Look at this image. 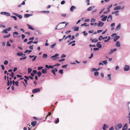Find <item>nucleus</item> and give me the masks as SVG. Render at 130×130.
<instances>
[{"mask_svg": "<svg viewBox=\"0 0 130 130\" xmlns=\"http://www.w3.org/2000/svg\"><path fill=\"white\" fill-rule=\"evenodd\" d=\"M37 122L36 121H32L31 123V125L34 127L35 126Z\"/></svg>", "mask_w": 130, "mask_h": 130, "instance_id": "obj_10", "label": "nucleus"}, {"mask_svg": "<svg viewBox=\"0 0 130 130\" xmlns=\"http://www.w3.org/2000/svg\"><path fill=\"white\" fill-rule=\"evenodd\" d=\"M95 21V20L94 19H92L91 20V23L94 22Z\"/></svg>", "mask_w": 130, "mask_h": 130, "instance_id": "obj_46", "label": "nucleus"}, {"mask_svg": "<svg viewBox=\"0 0 130 130\" xmlns=\"http://www.w3.org/2000/svg\"><path fill=\"white\" fill-rule=\"evenodd\" d=\"M31 15L32 14H25L24 15V17L25 18H27L31 16Z\"/></svg>", "mask_w": 130, "mask_h": 130, "instance_id": "obj_16", "label": "nucleus"}, {"mask_svg": "<svg viewBox=\"0 0 130 130\" xmlns=\"http://www.w3.org/2000/svg\"><path fill=\"white\" fill-rule=\"evenodd\" d=\"M107 18V16H105L101 19V20L103 21H105L106 20Z\"/></svg>", "mask_w": 130, "mask_h": 130, "instance_id": "obj_26", "label": "nucleus"}, {"mask_svg": "<svg viewBox=\"0 0 130 130\" xmlns=\"http://www.w3.org/2000/svg\"><path fill=\"white\" fill-rule=\"evenodd\" d=\"M109 130H114V128L113 127H111Z\"/></svg>", "mask_w": 130, "mask_h": 130, "instance_id": "obj_64", "label": "nucleus"}, {"mask_svg": "<svg viewBox=\"0 0 130 130\" xmlns=\"http://www.w3.org/2000/svg\"><path fill=\"white\" fill-rule=\"evenodd\" d=\"M58 71V69L57 68H55L54 69H52L51 70L52 72L53 73V74L55 75V72H57Z\"/></svg>", "mask_w": 130, "mask_h": 130, "instance_id": "obj_6", "label": "nucleus"}, {"mask_svg": "<svg viewBox=\"0 0 130 130\" xmlns=\"http://www.w3.org/2000/svg\"><path fill=\"white\" fill-rule=\"evenodd\" d=\"M32 69L31 68H28V74L30 73L32 71Z\"/></svg>", "mask_w": 130, "mask_h": 130, "instance_id": "obj_27", "label": "nucleus"}, {"mask_svg": "<svg viewBox=\"0 0 130 130\" xmlns=\"http://www.w3.org/2000/svg\"><path fill=\"white\" fill-rule=\"evenodd\" d=\"M110 11V10L109 9V10H108V11H105L104 12V14H106L108 13L109 11Z\"/></svg>", "mask_w": 130, "mask_h": 130, "instance_id": "obj_51", "label": "nucleus"}, {"mask_svg": "<svg viewBox=\"0 0 130 130\" xmlns=\"http://www.w3.org/2000/svg\"><path fill=\"white\" fill-rule=\"evenodd\" d=\"M97 23H91L90 24V25H94L95 26H96V25Z\"/></svg>", "mask_w": 130, "mask_h": 130, "instance_id": "obj_49", "label": "nucleus"}, {"mask_svg": "<svg viewBox=\"0 0 130 130\" xmlns=\"http://www.w3.org/2000/svg\"><path fill=\"white\" fill-rule=\"evenodd\" d=\"M103 38V36H101L98 39L99 40H101Z\"/></svg>", "mask_w": 130, "mask_h": 130, "instance_id": "obj_45", "label": "nucleus"}, {"mask_svg": "<svg viewBox=\"0 0 130 130\" xmlns=\"http://www.w3.org/2000/svg\"><path fill=\"white\" fill-rule=\"evenodd\" d=\"M1 67L3 70H4L5 69V68L4 65H1Z\"/></svg>", "mask_w": 130, "mask_h": 130, "instance_id": "obj_58", "label": "nucleus"}, {"mask_svg": "<svg viewBox=\"0 0 130 130\" xmlns=\"http://www.w3.org/2000/svg\"><path fill=\"white\" fill-rule=\"evenodd\" d=\"M59 121V118H57L54 121V123L55 124H57L58 123Z\"/></svg>", "mask_w": 130, "mask_h": 130, "instance_id": "obj_25", "label": "nucleus"}, {"mask_svg": "<svg viewBox=\"0 0 130 130\" xmlns=\"http://www.w3.org/2000/svg\"><path fill=\"white\" fill-rule=\"evenodd\" d=\"M65 60V59L64 58L63 59H61L60 60H59V62H61Z\"/></svg>", "mask_w": 130, "mask_h": 130, "instance_id": "obj_54", "label": "nucleus"}, {"mask_svg": "<svg viewBox=\"0 0 130 130\" xmlns=\"http://www.w3.org/2000/svg\"><path fill=\"white\" fill-rule=\"evenodd\" d=\"M122 127V124L121 123L118 124L115 127V129L116 130H118L121 128Z\"/></svg>", "mask_w": 130, "mask_h": 130, "instance_id": "obj_1", "label": "nucleus"}, {"mask_svg": "<svg viewBox=\"0 0 130 130\" xmlns=\"http://www.w3.org/2000/svg\"><path fill=\"white\" fill-rule=\"evenodd\" d=\"M3 33H5V34H7L8 33V31L7 29H6L4 30L2 32Z\"/></svg>", "mask_w": 130, "mask_h": 130, "instance_id": "obj_39", "label": "nucleus"}, {"mask_svg": "<svg viewBox=\"0 0 130 130\" xmlns=\"http://www.w3.org/2000/svg\"><path fill=\"white\" fill-rule=\"evenodd\" d=\"M95 7V6H92L90 7L89 8H88L87 9V10L88 11H90L92 10V9H93Z\"/></svg>", "mask_w": 130, "mask_h": 130, "instance_id": "obj_11", "label": "nucleus"}, {"mask_svg": "<svg viewBox=\"0 0 130 130\" xmlns=\"http://www.w3.org/2000/svg\"><path fill=\"white\" fill-rule=\"evenodd\" d=\"M8 63V61H5L4 63V64L5 65H7Z\"/></svg>", "mask_w": 130, "mask_h": 130, "instance_id": "obj_50", "label": "nucleus"}, {"mask_svg": "<svg viewBox=\"0 0 130 130\" xmlns=\"http://www.w3.org/2000/svg\"><path fill=\"white\" fill-rule=\"evenodd\" d=\"M107 76L108 77L109 79L110 80H111V74H108L107 75Z\"/></svg>", "mask_w": 130, "mask_h": 130, "instance_id": "obj_40", "label": "nucleus"}, {"mask_svg": "<svg viewBox=\"0 0 130 130\" xmlns=\"http://www.w3.org/2000/svg\"><path fill=\"white\" fill-rule=\"evenodd\" d=\"M31 52V50H26L24 52L25 53H28V54L30 53Z\"/></svg>", "mask_w": 130, "mask_h": 130, "instance_id": "obj_28", "label": "nucleus"}, {"mask_svg": "<svg viewBox=\"0 0 130 130\" xmlns=\"http://www.w3.org/2000/svg\"><path fill=\"white\" fill-rule=\"evenodd\" d=\"M9 76H11V77H13L14 76V73L12 72L11 73V74H10L9 75Z\"/></svg>", "mask_w": 130, "mask_h": 130, "instance_id": "obj_37", "label": "nucleus"}, {"mask_svg": "<svg viewBox=\"0 0 130 130\" xmlns=\"http://www.w3.org/2000/svg\"><path fill=\"white\" fill-rule=\"evenodd\" d=\"M67 14H61V15L64 17H66V16Z\"/></svg>", "mask_w": 130, "mask_h": 130, "instance_id": "obj_55", "label": "nucleus"}, {"mask_svg": "<svg viewBox=\"0 0 130 130\" xmlns=\"http://www.w3.org/2000/svg\"><path fill=\"white\" fill-rule=\"evenodd\" d=\"M108 128V126L106 124H104L103 127V129L104 130H106V129Z\"/></svg>", "mask_w": 130, "mask_h": 130, "instance_id": "obj_12", "label": "nucleus"}, {"mask_svg": "<svg viewBox=\"0 0 130 130\" xmlns=\"http://www.w3.org/2000/svg\"><path fill=\"white\" fill-rule=\"evenodd\" d=\"M87 3V5H88L90 4L89 3L90 0H86Z\"/></svg>", "mask_w": 130, "mask_h": 130, "instance_id": "obj_53", "label": "nucleus"}, {"mask_svg": "<svg viewBox=\"0 0 130 130\" xmlns=\"http://www.w3.org/2000/svg\"><path fill=\"white\" fill-rule=\"evenodd\" d=\"M102 62L104 63V64L106 65L107 64V60H105L102 61Z\"/></svg>", "mask_w": 130, "mask_h": 130, "instance_id": "obj_44", "label": "nucleus"}, {"mask_svg": "<svg viewBox=\"0 0 130 130\" xmlns=\"http://www.w3.org/2000/svg\"><path fill=\"white\" fill-rule=\"evenodd\" d=\"M7 46H11V44L9 42V41L7 42Z\"/></svg>", "mask_w": 130, "mask_h": 130, "instance_id": "obj_41", "label": "nucleus"}, {"mask_svg": "<svg viewBox=\"0 0 130 130\" xmlns=\"http://www.w3.org/2000/svg\"><path fill=\"white\" fill-rule=\"evenodd\" d=\"M41 12L43 13H48L50 12L49 11H42Z\"/></svg>", "mask_w": 130, "mask_h": 130, "instance_id": "obj_32", "label": "nucleus"}, {"mask_svg": "<svg viewBox=\"0 0 130 130\" xmlns=\"http://www.w3.org/2000/svg\"><path fill=\"white\" fill-rule=\"evenodd\" d=\"M116 45L117 47H120V42L118 41H117L116 42Z\"/></svg>", "mask_w": 130, "mask_h": 130, "instance_id": "obj_23", "label": "nucleus"}, {"mask_svg": "<svg viewBox=\"0 0 130 130\" xmlns=\"http://www.w3.org/2000/svg\"><path fill=\"white\" fill-rule=\"evenodd\" d=\"M58 54H56L53 56H52L51 57V59L53 60H55L58 57H57L59 56Z\"/></svg>", "mask_w": 130, "mask_h": 130, "instance_id": "obj_2", "label": "nucleus"}, {"mask_svg": "<svg viewBox=\"0 0 130 130\" xmlns=\"http://www.w3.org/2000/svg\"><path fill=\"white\" fill-rule=\"evenodd\" d=\"M112 19V15H109L107 19V21L108 22L110 21H111Z\"/></svg>", "mask_w": 130, "mask_h": 130, "instance_id": "obj_4", "label": "nucleus"}, {"mask_svg": "<svg viewBox=\"0 0 130 130\" xmlns=\"http://www.w3.org/2000/svg\"><path fill=\"white\" fill-rule=\"evenodd\" d=\"M11 27H8V28H7L6 29H7V31H10L11 30Z\"/></svg>", "mask_w": 130, "mask_h": 130, "instance_id": "obj_57", "label": "nucleus"}, {"mask_svg": "<svg viewBox=\"0 0 130 130\" xmlns=\"http://www.w3.org/2000/svg\"><path fill=\"white\" fill-rule=\"evenodd\" d=\"M11 35L10 34H9L8 35H5L4 36L3 38H8Z\"/></svg>", "mask_w": 130, "mask_h": 130, "instance_id": "obj_22", "label": "nucleus"}, {"mask_svg": "<svg viewBox=\"0 0 130 130\" xmlns=\"http://www.w3.org/2000/svg\"><path fill=\"white\" fill-rule=\"evenodd\" d=\"M121 9V7L119 6H117L114 8V10H120Z\"/></svg>", "mask_w": 130, "mask_h": 130, "instance_id": "obj_13", "label": "nucleus"}, {"mask_svg": "<svg viewBox=\"0 0 130 130\" xmlns=\"http://www.w3.org/2000/svg\"><path fill=\"white\" fill-rule=\"evenodd\" d=\"M89 25H87V24L86 23H84L83 24H82L81 25V26H87Z\"/></svg>", "mask_w": 130, "mask_h": 130, "instance_id": "obj_34", "label": "nucleus"}, {"mask_svg": "<svg viewBox=\"0 0 130 130\" xmlns=\"http://www.w3.org/2000/svg\"><path fill=\"white\" fill-rule=\"evenodd\" d=\"M59 72L61 74H62L63 73V70L62 69L60 70L59 71Z\"/></svg>", "mask_w": 130, "mask_h": 130, "instance_id": "obj_43", "label": "nucleus"}, {"mask_svg": "<svg viewBox=\"0 0 130 130\" xmlns=\"http://www.w3.org/2000/svg\"><path fill=\"white\" fill-rule=\"evenodd\" d=\"M127 128V124L125 123L124 125V126L123 127L122 129V130H125Z\"/></svg>", "mask_w": 130, "mask_h": 130, "instance_id": "obj_15", "label": "nucleus"}, {"mask_svg": "<svg viewBox=\"0 0 130 130\" xmlns=\"http://www.w3.org/2000/svg\"><path fill=\"white\" fill-rule=\"evenodd\" d=\"M19 81H16L15 83V85L17 86H18V84H19Z\"/></svg>", "mask_w": 130, "mask_h": 130, "instance_id": "obj_42", "label": "nucleus"}, {"mask_svg": "<svg viewBox=\"0 0 130 130\" xmlns=\"http://www.w3.org/2000/svg\"><path fill=\"white\" fill-rule=\"evenodd\" d=\"M40 90L39 88H35L32 90V92L33 93H36L39 92Z\"/></svg>", "mask_w": 130, "mask_h": 130, "instance_id": "obj_3", "label": "nucleus"}, {"mask_svg": "<svg viewBox=\"0 0 130 130\" xmlns=\"http://www.w3.org/2000/svg\"><path fill=\"white\" fill-rule=\"evenodd\" d=\"M67 66V65H64L62 66V68H66Z\"/></svg>", "mask_w": 130, "mask_h": 130, "instance_id": "obj_47", "label": "nucleus"}, {"mask_svg": "<svg viewBox=\"0 0 130 130\" xmlns=\"http://www.w3.org/2000/svg\"><path fill=\"white\" fill-rule=\"evenodd\" d=\"M47 56V55L46 54H44L43 55V57L45 59L46 58Z\"/></svg>", "mask_w": 130, "mask_h": 130, "instance_id": "obj_33", "label": "nucleus"}, {"mask_svg": "<svg viewBox=\"0 0 130 130\" xmlns=\"http://www.w3.org/2000/svg\"><path fill=\"white\" fill-rule=\"evenodd\" d=\"M32 42H33V41H30L29 42H28L27 43V44H31V43Z\"/></svg>", "mask_w": 130, "mask_h": 130, "instance_id": "obj_59", "label": "nucleus"}, {"mask_svg": "<svg viewBox=\"0 0 130 130\" xmlns=\"http://www.w3.org/2000/svg\"><path fill=\"white\" fill-rule=\"evenodd\" d=\"M37 75L38 77H40L41 75V73L40 71H38L37 72Z\"/></svg>", "mask_w": 130, "mask_h": 130, "instance_id": "obj_35", "label": "nucleus"}, {"mask_svg": "<svg viewBox=\"0 0 130 130\" xmlns=\"http://www.w3.org/2000/svg\"><path fill=\"white\" fill-rule=\"evenodd\" d=\"M115 23H113L111 24L110 25L111 27H112L115 26Z\"/></svg>", "mask_w": 130, "mask_h": 130, "instance_id": "obj_62", "label": "nucleus"}, {"mask_svg": "<svg viewBox=\"0 0 130 130\" xmlns=\"http://www.w3.org/2000/svg\"><path fill=\"white\" fill-rule=\"evenodd\" d=\"M65 1H63L61 2V5H63L65 3Z\"/></svg>", "mask_w": 130, "mask_h": 130, "instance_id": "obj_60", "label": "nucleus"}, {"mask_svg": "<svg viewBox=\"0 0 130 130\" xmlns=\"http://www.w3.org/2000/svg\"><path fill=\"white\" fill-rule=\"evenodd\" d=\"M23 55L24 54H23L22 52H18L17 53V55L18 56H21Z\"/></svg>", "mask_w": 130, "mask_h": 130, "instance_id": "obj_30", "label": "nucleus"}, {"mask_svg": "<svg viewBox=\"0 0 130 130\" xmlns=\"http://www.w3.org/2000/svg\"><path fill=\"white\" fill-rule=\"evenodd\" d=\"M56 43H54L52 45L50 46V47L51 48H53L54 46L55 45Z\"/></svg>", "mask_w": 130, "mask_h": 130, "instance_id": "obj_38", "label": "nucleus"}, {"mask_svg": "<svg viewBox=\"0 0 130 130\" xmlns=\"http://www.w3.org/2000/svg\"><path fill=\"white\" fill-rule=\"evenodd\" d=\"M79 29V27H76L74 29V31H77Z\"/></svg>", "mask_w": 130, "mask_h": 130, "instance_id": "obj_31", "label": "nucleus"}, {"mask_svg": "<svg viewBox=\"0 0 130 130\" xmlns=\"http://www.w3.org/2000/svg\"><path fill=\"white\" fill-rule=\"evenodd\" d=\"M12 18H13L15 20H16L17 19V18L16 17L14 16H13L12 17Z\"/></svg>", "mask_w": 130, "mask_h": 130, "instance_id": "obj_56", "label": "nucleus"}, {"mask_svg": "<svg viewBox=\"0 0 130 130\" xmlns=\"http://www.w3.org/2000/svg\"><path fill=\"white\" fill-rule=\"evenodd\" d=\"M90 40H91L92 42H97L98 41V39L96 38H95L93 39H92V38H90Z\"/></svg>", "mask_w": 130, "mask_h": 130, "instance_id": "obj_9", "label": "nucleus"}, {"mask_svg": "<svg viewBox=\"0 0 130 130\" xmlns=\"http://www.w3.org/2000/svg\"><path fill=\"white\" fill-rule=\"evenodd\" d=\"M119 38V36H116L114 39V41H116Z\"/></svg>", "mask_w": 130, "mask_h": 130, "instance_id": "obj_29", "label": "nucleus"}, {"mask_svg": "<svg viewBox=\"0 0 130 130\" xmlns=\"http://www.w3.org/2000/svg\"><path fill=\"white\" fill-rule=\"evenodd\" d=\"M24 77H25V78L26 79H27V80H29V77H28L26 76H24Z\"/></svg>", "mask_w": 130, "mask_h": 130, "instance_id": "obj_61", "label": "nucleus"}, {"mask_svg": "<svg viewBox=\"0 0 130 130\" xmlns=\"http://www.w3.org/2000/svg\"><path fill=\"white\" fill-rule=\"evenodd\" d=\"M129 69V66L128 65H125V67L124 68V70L125 71H128Z\"/></svg>", "mask_w": 130, "mask_h": 130, "instance_id": "obj_7", "label": "nucleus"}, {"mask_svg": "<svg viewBox=\"0 0 130 130\" xmlns=\"http://www.w3.org/2000/svg\"><path fill=\"white\" fill-rule=\"evenodd\" d=\"M33 45L30 46H29V48L31 50L33 49Z\"/></svg>", "mask_w": 130, "mask_h": 130, "instance_id": "obj_63", "label": "nucleus"}, {"mask_svg": "<svg viewBox=\"0 0 130 130\" xmlns=\"http://www.w3.org/2000/svg\"><path fill=\"white\" fill-rule=\"evenodd\" d=\"M14 15L18 17L19 19H21L22 18V15L18 14L17 13H15Z\"/></svg>", "mask_w": 130, "mask_h": 130, "instance_id": "obj_8", "label": "nucleus"}, {"mask_svg": "<svg viewBox=\"0 0 130 130\" xmlns=\"http://www.w3.org/2000/svg\"><path fill=\"white\" fill-rule=\"evenodd\" d=\"M99 73L98 72H96L94 73V75L95 76H97L98 75Z\"/></svg>", "mask_w": 130, "mask_h": 130, "instance_id": "obj_36", "label": "nucleus"}, {"mask_svg": "<svg viewBox=\"0 0 130 130\" xmlns=\"http://www.w3.org/2000/svg\"><path fill=\"white\" fill-rule=\"evenodd\" d=\"M43 67H39L38 68V70H40L42 69L43 68Z\"/></svg>", "mask_w": 130, "mask_h": 130, "instance_id": "obj_48", "label": "nucleus"}, {"mask_svg": "<svg viewBox=\"0 0 130 130\" xmlns=\"http://www.w3.org/2000/svg\"><path fill=\"white\" fill-rule=\"evenodd\" d=\"M104 24V23L103 22L101 21H100L98 24V25L99 27H101Z\"/></svg>", "mask_w": 130, "mask_h": 130, "instance_id": "obj_5", "label": "nucleus"}, {"mask_svg": "<svg viewBox=\"0 0 130 130\" xmlns=\"http://www.w3.org/2000/svg\"><path fill=\"white\" fill-rule=\"evenodd\" d=\"M100 42H98L97 43V44H96V46L99 48H101L102 47V45L100 44Z\"/></svg>", "mask_w": 130, "mask_h": 130, "instance_id": "obj_18", "label": "nucleus"}, {"mask_svg": "<svg viewBox=\"0 0 130 130\" xmlns=\"http://www.w3.org/2000/svg\"><path fill=\"white\" fill-rule=\"evenodd\" d=\"M46 70H47L46 69H43L42 70V73L43 74H45L47 72V71H46Z\"/></svg>", "mask_w": 130, "mask_h": 130, "instance_id": "obj_24", "label": "nucleus"}, {"mask_svg": "<svg viewBox=\"0 0 130 130\" xmlns=\"http://www.w3.org/2000/svg\"><path fill=\"white\" fill-rule=\"evenodd\" d=\"M120 25H121V24L120 23H119L118 24V25L117 26V27L116 29V30H118L120 29Z\"/></svg>", "mask_w": 130, "mask_h": 130, "instance_id": "obj_21", "label": "nucleus"}, {"mask_svg": "<svg viewBox=\"0 0 130 130\" xmlns=\"http://www.w3.org/2000/svg\"><path fill=\"white\" fill-rule=\"evenodd\" d=\"M51 115V112H49L48 113V115H47V116H46V118H45V119H46L47 118V117L49 116H50Z\"/></svg>", "mask_w": 130, "mask_h": 130, "instance_id": "obj_52", "label": "nucleus"}, {"mask_svg": "<svg viewBox=\"0 0 130 130\" xmlns=\"http://www.w3.org/2000/svg\"><path fill=\"white\" fill-rule=\"evenodd\" d=\"M13 36L14 37H16L17 36H16L18 35L19 34V33L15 31L13 33Z\"/></svg>", "mask_w": 130, "mask_h": 130, "instance_id": "obj_20", "label": "nucleus"}, {"mask_svg": "<svg viewBox=\"0 0 130 130\" xmlns=\"http://www.w3.org/2000/svg\"><path fill=\"white\" fill-rule=\"evenodd\" d=\"M45 66L46 68L48 69L50 68H54V66H48V65H46Z\"/></svg>", "mask_w": 130, "mask_h": 130, "instance_id": "obj_14", "label": "nucleus"}, {"mask_svg": "<svg viewBox=\"0 0 130 130\" xmlns=\"http://www.w3.org/2000/svg\"><path fill=\"white\" fill-rule=\"evenodd\" d=\"M27 26H28V29L32 30H34V28L31 25L28 24Z\"/></svg>", "mask_w": 130, "mask_h": 130, "instance_id": "obj_17", "label": "nucleus"}, {"mask_svg": "<svg viewBox=\"0 0 130 130\" xmlns=\"http://www.w3.org/2000/svg\"><path fill=\"white\" fill-rule=\"evenodd\" d=\"M76 9V7L74 6H72L70 8L71 11L72 12L73 11L74 9Z\"/></svg>", "mask_w": 130, "mask_h": 130, "instance_id": "obj_19", "label": "nucleus"}]
</instances>
